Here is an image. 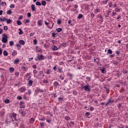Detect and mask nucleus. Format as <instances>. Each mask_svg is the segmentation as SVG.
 <instances>
[{
	"label": "nucleus",
	"mask_w": 128,
	"mask_h": 128,
	"mask_svg": "<svg viewBox=\"0 0 128 128\" xmlns=\"http://www.w3.org/2000/svg\"><path fill=\"white\" fill-rule=\"evenodd\" d=\"M2 42H3L4 44H6V42H8V35L6 34H2Z\"/></svg>",
	"instance_id": "f257e3e1"
},
{
	"label": "nucleus",
	"mask_w": 128,
	"mask_h": 128,
	"mask_svg": "<svg viewBox=\"0 0 128 128\" xmlns=\"http://www.w3.org/2000/svg\"><path fill=\"white\" fill-rule=\"evenodd\" d=\"M83 88H84V90H86V92H90V85L88 84L84 86Z\"/></svg>",
	"instance_id": "f03ea898"
},
{
	"label": "nucleus",
	"mask_w": 128,
	"mask_h": 128,
	"mask_svg": "<svg viewBox=\"0 0 128 128\" xmlns=\"http://www.w3.org/2000/svg\"><path fill=\"white\" fill-rule=\"evenodd\" d=\"M20 92H24L26 90V86H22L20 89H19Z\"/></svg>",
	"instance_id": "7ed1b4c3"
},
{
	"label": "nucleus",
	"mask_w": 128,
	"mask_h": 128,
	"mask_svg": "<svg viewBox=\"0 0 128 128\" xmlns=\"http://www.w3.org/2000/svg\"><path fill=\"white\" fill-rule=\"evenodd\" d=\"M24 102L21 101L20 102L19 104H20V108H26V106L24 105Z\"/></svg>",
	"instance_id": "20e7f679"
},
{
	"label": "nucleus",
	"mask_w": 128,
	"mask_h": 128,
	"mask_svg": "<svg viewBox=\"0 0 128 128\" xmlns=\"http://www.w3.org/2000/svg\"><path fill=\"white\" fill-rule=\"evenodd\" d=\"M38 58L40 60H44V56H42V54L38 55Z\"/></svg>",
	"instance_id": "39448f33"
},
{
	"label": "nucleus",
	"mask_w": 128,
	"mask_h": 128,
	"mask_svg": "<svg viewBox=\"0 0 128 128\" xmlns=\"http://www.w3.org/2000/svg\"><path fill=\"white\" fill-rule=\"evenodd\" d=\"M21 68L22 72H26V70H28V67H26L25 66H22Z\"/></svg>",
	"instance_id": "423d86ee"
},
{
	"label": "nucleus",
	"mask_w": 128,
	"mask_h": 128,
	"mask_svg": "<svg viewBox=\"0 0 128 128\" xmlns=\"http://www.w3.org/2000/svg\"><path fill=\"white\" fill-rule=\"evenodd\" d=\"M31 10L32 12H34V10H36V6H34V4L31 5Z\"/></svg>",
	"instance_id": "0eeeda50"
},
{
	"label": "nucleus",
	"mask_w": 128,
	"mask_h": 128,
	"mask_svg": "<svg viewBox=\"0 0 128 128\" xmlns=\"http://www.w3.org/2000/svg\"><path fill=\"white\" fill-rule=\"evenodd\" d=\"M19 44H22V46H24V44H25L24 40H19Z\"/></svg>",
	"instance_id": "6e6552de"
},
{
	"label": "nucleus",
	"mask_w": 128,
	"mask_h": 128,
	"mask_svg": "<svg viewBox=\"0 0 128 128\" xmlns=\"http://www.w3.org/2000/svg\"><path fill=\"white\" fill-rule=\"evenodd\" d=\"M38 26H42V20H38Z\"/></svg>",
	"instance_id": "1a4fd4ad"
},
{
	"label": "nucleus",
	"mask_w": 128,
	"mask_h": 128,
	"mask_svg": "<svg viewBox=\"0 0 128 128\" xmlns=\"http://www.w3.org/2000/svg\"><path fill=\"white\" fill-rule=\"evenodd\" d=\"M34 118H32L30 120V124H34Z\"/></svg>",
	"instance_id": "9d476101"
},
{
	"label": "nucleus",
	"mask_w": 128,
	"mask_h": 128,
	"mask_svg": "<svg viewBox=\"0 0 128 128\" xmlns=\"http://www.w3.org/2000/svg\"><path fill=\"white\" fill-rule=\"evenodd\" d=\"M32 82H34L32 80H30L28 81V84L29 86H32Z\"/></svg>",
	"instance_id": "9b49d317"
},
{
	"label": "nucleus",
	"mask_w": 128,
	"mask_h": 128,
	"mask_svg": "<svg viewBox=\"0 0 128 128\" xmlns=\"http://www.w3.org/2000/svg\"><path fill=\"white\" fill-rule=\"evenodd\" d=\"M9 71L11 73L14 72V68L12 67V68H9Z\"/></svg>",
	"instance_id": "f8f14e48"
},
{
	"label": "nucleus",
	"mask_w": 128,
	"mask_h": 128,
	"mask_svg": "<svg viewBox=\"0 0 128 128\" xmlns=\"http://www.w3.org/2000/svg\"><path fill=\"white\" fill-rule=\"evenodd\" d=\"M97 18H100V22H102V20H104V18H102V16L98 15L97 16Z\"/></svg>",
	"instance_id": "ddd939ff"
},
{
	"label": "nucleus",
	"mask_w": 128,
	"mask_h": 128,
	"mask_svg": "<svg viewBox=\"0 0 128 128\" xmlns=\"http://www.w3.org/2000/svg\"><path fill=\"white\" fill-rule=\"evenodd\" d=\"M100 12V9L98 8H96L95 10H94V13L95 14H98V12Z\"/></svg>",
	"instance_id": "4468645a"
},
{
	"label": "nucleus",
	"mask_w": 128,
	"mask_h": 128,
	"mask_svg": "<svg viewBox=\"0 0 128 128\" xmlns=\"http://www.w3.org/2000/svg\"><path fill=\"white\" fill-rule=\"evenodd\" d=\"M6 18H0V22H6Z\"/></svg>",
	"instance_id": "2eb2a0df"
},
{
	"label": "nucleus",
	"mask_w": 128,
	"mask_h": 128,
	"mask_svg": "<svg viewBox=\"0 0 128 128\" xmlns=\"http://www.w3.org/2000/svg\"><path fill=\"white\" fill-rule=\"evenodd\" d=\"M6 24H10V22H12V20L10 19H8L6 18Z\"/></svg>",
	"instance_id": "dca6fc26"
},
{
	"label": "nucleus",
	"mask_w": 128,
	"mask_h": 128,
	"mask_svg": "<svg viewBox=\"0 0 128 128\" xmlns=\"http://www.w3.org/2000/svg\"><path fill=\"white\" fill-rule=\"evenodd\" d=\"M9 44L10 46H14V41H10L9 42Z\"/></svg>",
	"instance_id": "f3484780"
},
{
	"label": "nucleus",
	"mask_w": 128,
	"mask_h": 128,
	"mask_svg": "<svg viewBox=\"0 0 128 128\" xmlns=\"http://www.w3.org/2000/svg\"><path fill=\"white\" fill-rule=\"evenodd\" d=\"M108 0H103L102 4H108Z\"/></svg>",
	"instance_id": "a211bd4d"
},
{
	"label": "nucleus",
	"mask_w": 128,
	"mask_h": 128,
	"mask_svg": "<svg viewBox=\"0 0 128 128\" xmlns=\"http://www.w3.org/2000/svg\"><path fill=\"white\" fill-rule=\"evenodd\" d=\"M42 6H46V1H44V0H42Z\"/></svg>",
	"instance_id": "6ab92c4d"
},
{
	"label": "nucleus",
	"mask_w": 128,
	"mask_h": 128,
	"mask_svg": "<svg viewBox=\"0 0 128 128\" xmlns=\"http://www.w3.org/2000/svg\"><path fill=\"white\" fill-rule=\"evenodd\" d=\"M36 52H40V54H42V50L40 49V50H36Z\"/></svg>",
	"instance_id": "aec40b11"
},
{
	"label": "nucleus",
	"mask_w": 128,
	"mask_h": 128,
	"mask_svg": "<svg viewBox=\"0 0 128 128\" xmlns=\"http://www.w3.org/2000/svg\"><path fill=\"white\" fill-rule=\"evenodd\" d=\"M64 118L66 120H70V116H66Z\"/></svg>",
	"instance_id": "412c9836"
},
{
	"label": "nucleus",
	"mask_w": 128,
	"mask_h": 128,
	"mask_svg": "<svg viewBox=\"0 0 128 128\" xmlns=\"http://www.w3.org/2000/svg\"><path fill=\"white\" fill-rule=\"evenodd\" d=\"M3 54H4V56H8V52L6 50H4L3 52Z\"/></svg>",
	"instance_id": "4be33fe9"
},
{
	"label": "nucleus",
	"mask_w": 128,
	"mask_h": 128,
	"mask_svg": "<svg viewBox=\"0 0 128 128\" xmlns=\"http://www.w3.org/2000/svg\"><path fill=\"white\" fill-rule=\"evenodd\" d=\"M18 62H20V60L17 58L14 60V64H18Z\"/></svg>",
	"instance_id": "5701e85b"
},
{
	"label": "nucleus",
	"mask_w": 128,
	"mask_h": 128,
	"mask_svg": "<svg viewBox=\"0 0 128 128\" xmlns=\"http://www.w3.org/2000/svg\"><path fill=\"white\" fill-rule=\"evenodd\" d=\"M108 54H112V51L110 49H108Z\"/></svg>",
	"instance_id": "b1692460"
},
{
	"label": "nucleus",
	"mask_w": 128,
	"mask_h": 128,
	"mask_svg": "<svg viewBox=\"0 0 128 128\" xmlns=\"http://www.w3.org/2000/svg\"><path fill=\"white\" fill-rule=\"evenodd\" d=\"M82 14H79L78 17V18L79 20H80V18H82Z\"/></svg>",
	"instance_id": "393cba45"
},
{
	"label": "nucleus",
	"mask_w": 128,
	"mask_h": 128,
	"mask_svg": "<svg viewBox=\"0 0 128 128\" xmlns=\"http://www.w3.org/2000/svg\"><path fill=\"white\" fill-rule=\"evenodd\" d=\"M56 32H62V28H58L56 29Z\"/></svg>",
	"instance_id": "a878e982"
},
{
	"label": "nucleus",
	"mask_w": 128,
	"mask_h": 128,
	"mask_svg": "<svg viewBox=\"0 0 128 128\" xmlns=\"http://www.w3.org/2000/svg\"><path fill=\"white\" fill-rule=\"evenodd\" d=\"M16 24L18 26H21L22 24V22L20 20H17L16 21Z\"/></svg>",
	"instance_id": "bb28decb"
},
{
	"label": "nucleus",
	"mask_w": 128,
	"mask_h": 128,
	"mask_svg": "<svg viewBox=\"0 0 128 128\" xmlns=\"http://www.w3.org/2000/svg\"><path fill=\"white\" fill-rule=\"evenodd\" d=\"M33 72H34V76H36V74H38V70H34Z\"/></svg>",
	"instance_id": "cd10ccee"
},
{
	"label": "nucleus",
	"mask_w": 128,
	"mask_h": 128,
	"mask_svg": "<svg viewBox=\"0 0 128 128\" xmlns=\"http://www.w3.org/2000/svg\"><path fill=\"white\" fill-rule=\"evenodd\" d=\"M50 72H52V71L50 70V69L47 70V71L46 72V74H50Z\"/></svg>",
	"instance_id": "c85d7f7f"
},
{
	"label": "nucleus",
	"mask_w": 128,
	"mask_h": 128,
	"mask_svg": "<svg viewBox=\"0 0 128 128\" xmlns=\"http://www.w3.org/2000/svg\"><path fill=\"white\" fill-rule=\"evenodd\" d=\"M108 102L109 104H113V102H114V100H108Z\"/></svg>",
	"instance_id": "c756f323"
},
{
	"label": "nucleus",
	"mask_w": 128,
	"mask_h": 128,
	"mask_svg": "<svg viewBox=\"0 0 128 128\" xmlns=\"http://www.w3.org/2000/svg\"><path fill=\"white\" fill-rule=\"evenodd\" d=\"M58 47H56V46H54V48H52L54 52H56V50H58Z\"/></svg>",
	"instance_id": "7c9ffc66"
},
{
	"label": "nucleus",
	"mask_w": 128,
	"mask_h": 128,
	"mask_svg": "<svg viewBox=\"0 0 128 128\" xmlns=\"http://www.w3.org/2000/svg\"><path fill=\"white\" fill-rule=\"evenodd\" d=\"M4 102H5V104H10V100L8 99H6L4 100Z\"/></svg>",
	"instance_id": "2f4dec72"
},
{
	"label": "nucleus",
	"mask_w": 128,
	"mask_h": 128,
	"mask_svg": "<svg viewBox=\"0 0 128 128\" xmlns=\"http://www.w3.org/2000/svg\"><path fill=\"white\" fill-rule=\"evenodd\" d=\"M4 116V112H0V116Z\"/></svg>",
	"instance_id": "473e14b6"
},
{
	"label": "nucleus",
	"mask_w": 128,
	"mask_h": 128,
	"mask_svg": "<svg viewBox=\"0 0 128 128\" xmlns=\"http://www.w3.org/2000/svg\"><path fill=\"white\" fill-rule=\"evenodd\" d=\"M90 17L92 18H94V12H92L90 14Z\"/></svg>",
	"instance_id": "72a5a7b5"
},
{
	"label": "nucleus",
	"mask_w": 128,
	"mask_h": 128,
	"mask_svg": "<svg viewBox=\"0 0 128 128\" xmlns=\"http://www.w3.org/2000/svg\"><path fill=\"white\" fill-rule=\"evenodd\" d=\"M36 6H42V3H40V2H36Z\"/></svg>",
	"instance_id": "f704fd0d"
},
{
	"label": "nucleus",
	"mask_w": 128,
	"mask_h": 128,
	"mask_svg": "<svg viewBox=\"0 0 128 128\" xmlns=\"http://www.w3.org/2000/svg\"><path fill=\"white\" fill-rule=\"evenodd\" d=\"M17 100H22V96H18L17 97Z\"/></svg>",
	"instance_id": "c9c22d12"
},
{
	"label": "nucleus",
	"mask_w": 128,
	"mask_h": 128,
	"mask_svg": "<svg viewBox=\"0 0 128 128\" xmlns=\"http://www.w3.org/2000/svg\"><path fill=\"white\" fill-rule=\"evenodd\" d=\"M7 14H12V10H8L6 12Z\"/></svg>",
	"instance_id": "e433bc0d"
},
{
	"label": "nucleus",
	"mask_w": 128,
	"mask_h": 128,
	"mask_svg": "<svg viewBox=\"0 0 128 128\" xmlns=\"http://www.w3.org/2000/svg\"><path fill=\"white\" fill-rule=\"evenodd\" d=\"M12 116H13V118L14 120H16V114L13 113Z\"/></svg>",
	"instance_id": "4c0bfd02"
},
{
	"label": "nucleus",
	"mask_w": 128,
	"mask_h": 128,
	"mask_svg": "<svg viewBox=\"0 0 128 128\" xmlns=\"http://www.w3.org/2000/svg\"><path fill=\"white\" fill-rule=\"evenodd\" d=\"M57 24H62V20H57Z\"/></svg>",
	"instance_id": "58836bf2"
},
{
	"label": "nucleus",
	"mask_w": 128,
	"mask_h": 128,
	"mask_svg": "<svg viewBox=\"0 0 128 128\" xmlns=\"http://www.w3.org/2000/svg\"><path fill=\"white\" fill-rule=\"evenodd\" d=\"M33 42H34V44H38V40H33Z\"/></svg>",
	"instance_id": "ea45409f"
},
{
	"label": "nucleus",
	"mask_w": 128,
	"mask_h": 128,
	"mask_svg": "<svg viewBox=\"0 0 128 128\" xmlns=\"http://www.w3.org/2000/svg\"><path fill=\"white\" fill-rule=\"evenodd\" d=\"M28 22H30V20H28V19H26V20H25L24 23H25V24H28Z\"/></svg>",
	"instance_id": "a19ab883"
},
{
	"label": "nucleus",
	"mask_w": 128,
	"mask_h": 128,
	"mask_svg": "<svg viewBox=\"0 0 128 128\" xmlns=\"http://www.w3.org/2000/svg\"><path fill=\"white\" fill-rule=\"evenodd\" d=\"M19 30H20L18 32L19 34H22V29L19 28Z\"/></svg>",
	"instance_id": "79ce46f5"
},
{
	"label": "nucleus",
	"mask_w": 128,
	"mask_h": 128,
	"mask_svg": "<svg viewBox=\"0 0 128 128\" xmlns=\"http://www.w3.org/2000/svg\"><path fill=\"white\" fill-rule=\"evenodd\" d=\"M27 16H28V18H30V16H32V14H31L30 12H28V13L27 14Z\"/></svg>",
	"instance_id": "37998d69"
},
{
	"label": "nucleus",
	"mask_w": 128,
	"mask_h": 128,
	"mask_svg": "<svg viewBox=\"0 0 128 128\" xmlns=\"http://www.w3.org/2000/svg\"><path fill=\"white\" fill-rule=\"evenodd\" d=\"M54 86H58V82H54Z\"/></svg>",
	"instance_id": "c03bdc74"
},
{
	"label": "nucleus",
	"mask_w": 128,
	"mask_h": 128,
	"mask_svg": "<svg viewBox=\"0 0 128 128\" xmlns=\"http://www.w3.org/2000/svg\"><path fill=\"white\" fill-rule=\"evenodd\" d=\"M10 8H14V4H11L10 6Z\"/></svg>",
	"instance_id": "a18cd8bd"
},
{
	"label": "nucleus",
	"mask_w": 128,
	"mask_h": 128,
	"mask_svg": "<svg viewBox=\"0 0 128 128\" xmlns=\"http://www.w3.org/2000/svg\"><path fill=\"white\" fill-rule=\"evenodd\" d=\"M52 38H55V36H56V33H54V32H52Z\"/></svg>",
	"instance_id": "49530a36"
},
{
	"label": "nucleus",
	"mask_w": 128,
	"mask_h": 128,
	"mask_svg": "<svg viewBox=\"0 0 128 128\" xmlns=\"http://www.w3.org/2000/svg\"><path fill=\"white\" fill-rule=\"evenodd\" d=\"M116 12H112V16H116Z\"/></svg>",
	"instance_id": "de8ad7c7"
},
{
	"label": "nucleus",
	"mask_w": 128,
	"mask_h": 128,
	"mask_svg": "<svg viewBox=\"0 0 128 128\" xmlns=\"http://www.w3.org/2000/svg\"><path fill=\"white\" fill-rule=\"evenodd\" d=\"M43 82H44V84H48V80H43Z\"/></svg>",
	"instance_id": "09e8293b"
},
{
	"label": "nucleus",
	"mask_w": 128,
	"mask_h": 128,
	"mask_svg": "<svg viewBox=\"0 0 128 128\" xmlns=\"http://www.w3.org/2000/svg\"><path fill=\"white\" fill-rule=\"evenodd\" d=\"M39 120H41L42 122H44V120H46V118H43L41 119H40Z\"/></svg>",
	"instance_id": "8fccbe9b"
},
{
	"label": "nucleus",
	"mask_w": 128,
	"mask_h": 128,
	"mask_svg": "<svg viewBox=\"0 0 128 128\" xmlns=\"http://www.w3.org/2000/svg\"><path fill=\"white\" fill-rule=\"evenodd\" d=\"M115 11L118 12H120V8H116L115 9Z\"/></svg>",
	"instance_id": "3c124183"
},
{
	"label": "nucleus",
	"mask_w": 128,
	"mask_h": 128,
	"mask_svg": "<svg viewBox=\"0 0 128 128\" xmlns=\"http://www.w3.org/2000/svg\"><path fill=\"white\" fill-rule=\"evenodd\" d=\"M70 124L71 126H74V122H70Z\"/></svg>",
	"instance_id": "603ef678"
},
{
	"label": "nucleus",
	"mask_w": 128,
	"mask_h": 128,
	"mask_svg": "<svg viewBox=\"0 0 128 128\" xmlns=\"http://www.w3.org/2000/svg\"><path fill=\"white\" fill-rule=\"evenodd\" d=\"M28 94H30H30H32V90H28Z\"/></svg>",
	"instance_id": "864d4df0"
},
{
	"label": "nucleus",
	"mask_w": 128,
	"mask_h": 128,
	"mask_svg": "<svg viewBox=\"0 0 128 128\" xmlns=\"http://www.w3.org/2000/svg\"><path fill=\"white\" fill-rule=\"evenodd\" d=\"M15 74L17 76H18L20 75V72H16Z\"/></svg>",
	"instance_id": "5fc2aeb1"
},
{
	"label": "nucleus",
	"mask_w": 128,
	"mask_h": 128,
	"mask_svg": "<svg viewBox=\"0 0 128 128\" xmlns=\"http://www.w3.org/2000/svg\"><path fill=\"white\" fill-rule=\"evenodd\" d=\"M94 110V107H91L90 108V112H92Z\"/></svg>",
	"instance_id": "6e6d98bb"
},
{
	"label": "nucleus",
	"mask_w": 128,
	"mask_h": 128,
	"mask_svg": "<svg viewBox=\"0 0 128 128\" xmlns=\"http://www.w3.org/2000/svg\"><path fill=\"white\" fill-rule=\"evenodd\" d=\"M4 30H8V26H4Z\"/></svg>",
	"instance_id": "4d7b16f0"
},
{
	"label": "nucleus",
	"mask_w": 128,
	"mask_h": 128,
	"mask_svg": "<svg viewBox=\"0 0 128 128\" xmlns=\"http://www.w3.org/2000/svg\"><path fill=\"white\" fill-rule=\"evenodd\" d=\"M40 126L42 127L44 126V122H40Z\"/></svg>",
	"instance_id": "13d9d810"
},
{
	"label": "nucleus",
	"mask_w": 128,
	"mask_h": 128,
	"mask_svg": "<svg viewBox=\"0 0 128 128\" xmlns=\"http://www.w3.org/2000/svg\"><path fill=\"white\" fill-rule=\"evenodd\" d=\"M34 36V32H32L30 34V36Z\"/></svg>",
	"instance_id": "bf43d9fd"
},
{
	"label": "nucleus",
	"mask_w": 128,
	"mask_h": 128,
	"mask_svg": "<svg viewBox=\"0 0 128 128\" xmlns=\"http://www.w3.org/2000/svg\"><path fill=\"white\" fill-rule=\"evenodd\" d=\"M85 115L86 116H90V112H87L85 114Z\"/></svg>",
	"instance_id": "052dcab7"
},
{
	"label": "nucleus",
	"mask_w": 128,
	"mask_h": 128,
	"mask_svg": "<svg viewBox=\"0 0 128 128\" xmlns=\"http://www.w3.org/2000/svg\"><path fill=\"white\" fill-rule=\"evenodd\" d=\"M112 2L109 3V7L112 8Z\"/></svg>",
	"instance_id": "680f3d73"
},
{
	"label": "nucleus",
	"mask_w": 128,
	"mask_h": 128,
	"mask_svg": "<svg viewBox=\"0 0 128 128\" xmlns=\"http://www.w3.org/2000/svg\"><path fill=\"white\" fill-rule=\"evenodd\" d=\"M60 80H64V76H60Z\"/></svg>",
	"instance_id": "e2e57ef3"
},
{
	"label": "nucleus",
	"mask_w": 128,
	"mask_h": 128,
	"mask_svg": "<svg viewBox=\"0 0 128 128\" xmlns=\"http://www.w3.org/2000/svg\"><path fill=\"white\" fill-rule=\"evenodd\" d=\"M44 24H45L46 26H48V22L46 21L44 22Z\"/></svg>",
	"instance_id": "0e129e2a"
},
{
	"label": "nucleus",
	"mask_w": 128,
	"mask_h": 128,
	"mask_svg": "<svg viewBox=\"0 0 128 128\" xmlns=\"http://www.w3.org/2000/svg\"><path fill=\"white\" fill-rule=\"evenodd\" d=\"M46 122H48V124H50V120L48 119L46 120Z\"/></svg>",
	"instance_id": "69168bd1"
},
{
	"label": "nucleus",
	"mask_w": 128,
	"mask_h": 128,
	"mask_svg": "<svg viewBox=\"0 0 128 128\" xmlns=\"http://www.w3.org/2000/svg\"><path fill=\"white\" fill-rule=\"evenodd\" d=\"M22 18H24V16H20L18 20H22Z\"/></svg>",
	"instance_id": "338daca9"
},
{
	"label": "nucleus",
	"mask_w": 128,
	"mask_h": 128,
	"mask_svg": "<svg viewBox=\"0 0 128 128\" xmlns=\"http://www.w3.org/2000/svg\"><path fill=\"white\" fill-rule=\"evenodd\" d=\"M101 72L102 74H104V69H101Z\"/></svg>",
	"instance_id": "774afa93"
}]
</instances>
